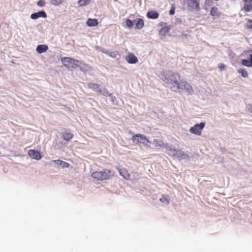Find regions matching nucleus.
<instances>
[{"instance_id":"f257e3e1","label":"nucleus","mask_w":252,"mask_h":252,"mask_svg":"<svg viewBox=\"0 0 252 252\" xmlns=\"http://www.w3.org/2000/svg\"><path fill=\"white\" fill-rule=\"evenodd\" d=\"M114 175V172L109 169H104L102 171H96L93 172L91 177L97 181H104L109 179Z\"/></svg>"},{"instance_id":"f03ea898","label":"nucleus","mask_w":252,"mask_h":252,"mask_svg":"<svg viewBox=\"0 0 252 252\" xmlns=\"http://www.w3.org/2000/svg\"><path fill=\"white\" fill-rule=\"evenodd\" d=\"M61 61L65 66H68L69 64L72 68L80 67L81 64H83L84 66H88L86 63H82L81 61L69 57L62 58Z\"/></svg>"},{"instance_id":"7ed1b4c3","label":"nucleus","mask_w":252,"mask_h":252,"mask_svg":"<svg viewBox=\"0 0 252 252\" xmlns=\"http://www.w3.org/2000/svg\"><path fill=\"white\" fill-rule=\"evenodd\" d=\"M132 142L138 145L143 144L145 146H149L148 144L151 143V141L142 134H136L132 136L131 138Z\"/></svg>"},{"instance_id":"20e7f679","label":"nucleus","mask_w":252,"mask_h":252,"mask_svg":"<svg viewBox=\"0 0 252 252\" xmlns=\"http://www.w3.org/2000/svg\"><path fill=\"white\" fill-rule=\"evenodd\" d=\"M174 82L177 84V89H185L189 94H191L193 92V89L191 86L187 82L181 81L178 82L177 80H174Z\"/></svg>"},{"instance_id":"39448f33","label":"nucleus","mask_w":252,"mask_h":252,"mask_svg":"<svg viewBox=\"0 0 252 252\" xmlns=\"http://www.w3.org/2000/svg\"><path fill=\"white\" fill-rule=\"evenodd\" d=\"M205 126V123H201L199 124H196L193 126L191 127L189 131L196 135H200L202 133V130Z\"/></svg>"},{"instance_id":"423d86ee","label":"nucleus","mask_w":252,"mask_h":252,"mask_svg":"<svg viewBox=\"0 0 252 252\" xmlns=\"http://www.w3.org/2000/svg\"><path fill=\"white\" fill-rule=\"evenodd\" d=\"M180 78V75L175 72H173L170 74L169 80L168 81V83L172 85V88H174L175 86H177V84H176L174 82V80H177L178 82V79Z\"/></svg>"},{"instance_id":"0eeeda50","label":"nucleus","mask_w":252,"mask_h":252,"mask_svg":"<svg viewBox=\"0 0 252 252\" xmlns=\"http://www.w3.org/2000/svg\"><path fill=\"white\" fill-rule=\"evenodd\" d=\"M126 61L130 64H134L138 62L137 58L132 53H129L125 57Z\"/></svg>"},{"instance_id":"6e6552de","label":"nucleus","mask_w":252,"mask_h":252,"mask_svg":"<svg viewBox=\"0 0 252 252\" xmlns=\"http://www.w3.org/2000/svg\"><path fill=\"white\" fill-rule=\"evenodd\" d=\"M28 155L33 159L39 160L41 158L40 153L34 150H30L28 151Z\"/></svg>"},{"instance_id":"1a4fd4ad","label":"nucleus","mask_w":252,"mask_h":252,"mask_svg":"<svg viewBox=\"0 0 252 252\" xmlns=\"http://www.w3.org/2000/svg\"><path fill=\"white\" fill-rule=\"evenodd\" d=\"M46 13L43 11H38V12L32 14L31 15V18L33 20H35L39 17L46 18Z\"/></svg>"},{"instance_id":"9d476101","label":"nucleus","mask_w":252,"mask_h":252,"mask_svg":"<svg viewBox=\"0 0 252 252\" xmlns=\"http://www.w3.org/2000/svg\"><path fill=\"white\" fill-rule=\"evenodd\" d=\"M188 5L192 9H198L199 0H188Z\"/></svg>"},{"instance_id":"9b49d317","label":"nucleus","mask_w":252,"mask_h":252,"mask_svg":"<svg viewBox=\"0 0 252 252\" xmlns=\"http://www.w3.org/2000/svg\"><path fill=\"white\" fill-rule=\"evenodd\" d=\"M221 13L219 8L216 6L212 7L210 11V15L213 17H219L220 16Z\"/></svg>"},{"instance_id":"f8f14e48","label":"nucleus","mask_w":252,"mask_h":252,"mask_svg":"<svg viewBox=\"0 0 252 252\" xmlns=\"http://www.w3.org/2000/svg\"><path fill=\"white\" fill-rule=\"evenodd\" d=\"M147 16L149 19H157L159 16V14L156 11L150 10L147 12Z\"/></svg>"},{"instance_id":"ddd939ff","label":"nucleus","mask_w":252,"mask_h":252,"mask_svg":"<svg viewBox=\"0 0 252 252\" xmlns=\"http://www.w3.org/2000/svg\"><path fill=\"white\" fill-rule=\"evenodd\" d=\"M48 49V47L47 45H39L37 46L36 50L39 54H41L45 52Z\"/></svg>"},{"instance_id":"4468645a","label":"nucleus","mask_w":252,"mask_h":252,"mask_svg":"<svg viewBox=\"0 0 252 252\" xmlns=\"http://www.w3.org/2000/svg\"><path fill=\"white\" fill-rule=\"evenodd\" d=\"M136 22L135 28L138 30L142 29L144 26V21L142 18H138L135 20Z\"/></svg>"},{"instance_id":"2eb2a0df","label":"nucleus","mask_w":252,"mask_h":252,"mask_svg":"<svg viewBox=\"0 0 252 252\" xmlns=\"http://www.w3.org/2000/svg\"><path fill=\"white\" fill-rule=\"evenodd\" d=\"M52 162L55 163L59 166H61L63 168L68 167L69 166V164L68 163L60 159L53 160H52Z\"/></svg>"},{"instance_id":"dca6fc26","label":"nucleus","mask_w":252,"mask_h":252,"mask_svg":"<svg viewBox=\"0 0 252 252\" xmlns=\"http://www.w3.org/2000/svg\"><path fill=\"white\" fill-rule=\"evenodd\" d=\"M86 24L89 27H94L98 25V23L96 19L89 18L86 22Z\"/></svg>"},{"instance_id":"f3484780","label":"nucleus","mask_w":252,"mask_h":252,"mask_svg":"<svg viewBox=\"0 0 252 252\" xmlns=\"http://www.w3.org/2000/svg\"><path fill=\"white\" fill-rule=\"evenodd\" d=\"M88 87L89 88L92 89L96 92L100 93L101 92V89L100 88L99 86L97 84L90 83L88 84Z\"/></svg>"},{"instance_id":"a211bd4d","label":"nucleus","mask_w":252,"mask_h":252,"mask_svg":"<svg viewBox=\"0 0 252 252\" xmlns=\"http://www.w3.org/2000/svg\"><path fill=\"white\" fill-rule=\"evenodd\" d=\"M119 173L125 179L128 180L130 178V174L128 173V171L126 169L123 168L120 169Z\"/></svg>"},{"instance_id":"6ab92c4d","label":"nucleus","mask_w":252,"mask_h":252,"mask_svg":"<svg viewBox=\"0 0 252 252\" xmlns=\"http://www.w3.org/2000/svg\"><path fill=\"white\" fill-rule=\"evenodd\" d=\"M73 137V134L69 132H65L63 134V138L64 140L69 141Z\"/></svg>"},{"instance_id":"aec40b11","label":"nucleus","mask_w":252,"mask_h":252,"mask_svg":"<svg viewBox=\"0 0 252 252\" xmlns=\"http://www.w3.org/2000/svg\"><path fill=\"white\" fill-rule=\"evenodd\" d=\"M243 9L247 12L252 11V3L251 2H245Z\"/></svg>"},{"instance_id":"412c9836","label":"nucleus","mask_w":252,"mask_h":252,"mask_svg":"<svg viewBox=\"0 0 252 252\" xmlns=\"http://www.w3.org/2000/svg\"><path fill=\"white\" fill-rule=\"evenodd\" d=\"M169 196L167 195H162V198L159 199L161 202L166 205H168L169 203Z\"/></svg>"},{"instance_id":"4be33fe9","label":"nucleus","mask_w":252,"mask_h":252,"mask_svg":"<svg viewBox=\"0 0 252 252\" xmlns=\"http://www.w3.org/2000/svg\"><path fill=\"white\" fill-rule=\"evenodd\" d=\"M153 144L155 147H162L164 146V143L158 139H154L153 141Z\"/></svg>"},{"instance_id":"5701e85b","label":"nucleus","mask_w":252,"mask_h":252,"mask_svg":"<svg viewBox=\"0 0 252 252\" xmlns=\"http://www.w3.org/2000/svg\"><path fill=\"white\" fill-rule=\"evenodd\" d=\"M170 29L167 27L162 28L159 31V34L162 36H165L169 32Z\"/></svg>"},{"instance_id":"b1692460","label":"nucleus","mask_w":252,"mask_h":252,"mask_svg":"<svg viewBox=\"0 0 252 252\" xmlns=\"http://www.w3.org/2000/svg\"><path fill=\"white\" fill-rule=\"evenodd\" d=\"M238 72L241 74L242 76L245 78L247 77L249 75L247 71L245 69L240 68L238 70Z\"/></svg>"},{"instance_id":"393cba45","label":"nucleus","mask_w":252,"mask_h":252,"mask_svg":"<svg viewBox=\"0 0 252 252\" xmlns=\"http://www.w3.org/2000/svg\"><path fill=\"white\" fill-rule=\"evenodd\" d=\"M241 63L243 65L247 67H252V63L250 60L244 59L241 61Z\"/></svg>"},{"instance_id":"a878e982","label":"nucleus","mask_w":252,"mask_h":252,"mask_svg":"<svg viewBox=\"0 0 252 252\" xmlns=\"http://www.w3.org/2000/svg\"><path fill=\"white\" fill-rule=\"evenodd\" d=\"M91 0H78V4L80 6H83L88 4Z\"/></svg>"},{"instance_id":"bb28decb","label":"nucleus","mask_w":252,"mask_h":252,"mask_svg":"<svg viewBox=\"0 0 252 252\" xmlns=\"http://www.w3.org/2000/svg\"><path fill=\"white\" fill-rule=\"evenodd\" d=\"M104 53L106 54H107L108 55H109V56L112 57V58H115L117 56V52H114V51H112V52H109V51H102Z\"/></svg>"},{"instance_id":"cd10ccee","label":"nucleus","mask_w":252,"mask_h":252,"mask_svg":"<svg viewBox=\"0 0 252 252\" xmlns=\"http://www.w3.org/2000/svg\"><path fill=\"white\" fill-rule=\"evenodd\" d=\"M126 26L129 28L131 29L133 26V22L130 19H126Z\"/></svg>"},{"instance_id":"c85d7f7f","label":"nucleus","mask_w":252,"mask_h":252,"mask_svg":"<svg viewBox=\"0 0 252 252\" xmlns=\"http://www.w3.org/2000/svg\"><path fill=\"white\" fill-rule=\"evenodd\" d=\"M63 0H52L51 3L55 5H58L62 3Z\"/></svg>"},{"instance_id":"c756f323","label":"nucleus","mask_w":252,"mask_h":252,"mask_svg":"<svg viewBox=\"0 0 252 252\" xmlns=\"http://www.w3.org/2000/svg\"><path fill=\"white\" fill-rule=\"evenodd\" d=\"M246 27L247 29L252 31V20H248V22L246 24Z\"/></svg>"},{"instance_id":"7c9ffc66","label":"nucleus","mask_w":252,"mask_h":252,"mask_svg":"<svg viewBox=\"0 0 252 252\" xmlns=\"http://www.w3.org/2000/svg\"><path fill=\"white\" fill-rule=\"evenodd\" d=\"M45 1L44 0H39L37 2V5L39 6L42 7L45 5Z\"/></svg>"},{"instance_id":"2f4dec72","label":"nucleus","mask_w":252,"mask_h":252,"mask_svg":"<svg viewBox=\"0 0 252 252\" xmlns=\"http://www.w3.org/2000/svg\"><path fill=\"white\" fill-rule=\"evenodd\" d=\"M219 67L221 70H224L225 69V66L224 64H223L222 63H220L219 65Z\"/></svg>"},{"instance_id":"473e14b6","label":"nucleus","mask_w":252,"mask_h":252,"mask_svg":"<svg viewBox=\"0 0 252 252\" xmlns=\"http://www.w3.org/2000/svg\"><path fill=\"white\" fill-rule=\"evenodd\" d=\"M170 14L173 15L175 13V10L174 8H171L169 11Z\"/></svg>"},{"instance_id":"72a5a7b5","label":"nucleus","mask_w":252,"mask_h":252,"mask_svg":"<svg viewBox=\"0 0 252 252\" xmlns=\"http://www.w3.org/2000/svg\"><path fill=\"white\" fill-rule=\"evenodd\" d=\"M252 0H244L245 2H252Z\"/></svg>"}]
</instances>
